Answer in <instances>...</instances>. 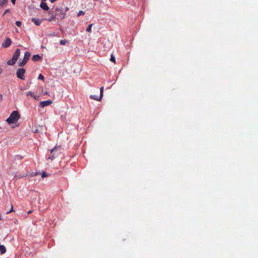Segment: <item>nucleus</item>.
Here are the masks:
<instances>
[{
	"instance_id": "f257e3e1",
	"label": "nucleus",
	"mask_w": 258,
	"mask_h": 258,
	"mask_svg": "<svg viewBox=\"0 0 258 258\" xmlns=\"http://www.w3.org/2000/svg\"><path fill=\"white\" fill-rule=\"evenodd\" d=\"M20 118V116L18 111L16 110L13 111L6 121L9 125H11L13 123H17Z\"/></svg>"
},
{
	"instance_id": "f03ea898",
	"label": "nucleus",
	"mask_w": 258,
	"mask_h": 258,
	"mask_svg": "<svg viewBox=\"0 0 258 258\" xmlns=\"http://www.w3.org/2000/svg\"><path fill=\"white\" fill-rule=\"evenodd\" d=\"M50 154L47 158L48 161H53L60 153V148L55 147L53 149L50 150Z\"/></svg>"
},
{
	"instance_id": "7ed1b4c3",
	"label": "nucleus",
	"mask_w": 258,
	"mask_h": 258,
	"mask_svg": "<svg viewBox=\"0 0 258 258\" xmlns=\"http://www.w3.org/2000/svg\"><path fill=\"white\" fill-rule=\"evenodd\" d=\"M20 54V50L19 48H17L15 51L12 58L7 61V64L9 66H13L14 65L16 61L18 59Z\"/></svg>"
},
{
	"instance_id": "20e7f679",
	"label": "nucleus",
	"mask_w": 258,
	"mask_h": 258,
	"mask_svg": "<svg viewBox=\"0 0 258 258\" xmlns=\"http://www.w3.org/2000/svg\"><path fill=\"white\" fill-rule=\"evenodd\" d=\"M30 55L31 54L29 52H25L23 60L19 63V66L21 67H24L29 60Z\"/></svg>"
},
{
	"instance_id": "39448f33",
	"label": "nucleus",
	"mask_w": 258,
	"mask_h": 258,
	"mask_svg": "<svg viewBox=\"0 0 258 258\" xmlns=\"http://www.w3.org/2000/svg\"><path fill=\"white\" fill-rule=\"evenodd\" d=\"M25 70L23 68H19L17 70L16 75L17 77L22 80H25L24 75L25 74Z\"/></svg>"
},
{
	"instance_id": "423d86ee",
	"label": "nucleus",
	"mask_w": 258,
	"mask_h": 258,
	"mask_svg": "<svg viewBox=\"0 0 258 258\" xmlns=\"http://www.w3.org/2000/svg\"><path fill=\"white\" fill-rule=\"evenodd\" d=\"M56 14L55 15V17L56 16H59L61 19L64 18L65 12L61 9L59 8H56L55 9Z\"/></svg>"
},
{
	"instance_id": "0eeeda50",
	"label": "nucleus",
	"mask_w": 258,
	"mask_h": 258,
	"mask_svg": "<svg viewBox=\"0 0 258 258\" xmlns=\"http://www.w3.org/2000/svg\"><path fill=\"white\" fill-rule=\"evenodd\" d=\"M12 44V40L10 38L7 37L2 43V46L4 48L9 47Z\"/></svg>"
},
{
	"instance_id": "6e6552de",
	"label": "nucleus",
	"mask_w": 258,
	"mask_h": 258,
	"mask_svg": "<svg viewBox=\"0 0 258 258\" xmlns=\"http://www.w3.org/2000/svg\"><path fill=\"white\" fill-rule=\"evenodd\" d=\"M52 103V101L51 100H46V101H43L39 103V106L41 107H44L50 105Z\"/></svg>"
},
{
	"instance_id": "1a4fd4ad",
	"label": "nucleus",
	"mask_w": 258,
	"mask_h": 258,
	"mask_svg": "<svg viewBox=\"0 0 258 258\" xmlns=\"http://www.w3.org/2000/svg\"><path fill=\"white\" fill-rule=\"evenodd\" d=\"M40 7L41 9L45 11H48L49 10V7L47 6V4L45 2H41Z\"/></svg>"
},
{
	"instance_id": "9d476101",
	"label": "nucleus",
	"mask_w": 258,
	"mask_h": 258,
	"mask_svg": "<svg viewBox=\"0 0 258 258\" xmlns=\"http://www.w3.org/2000/svg\"><path fill=\"white\" fill-rule=\"evenodd\" d=\"M31 20L36 26L40 25L42 21V20L37 19L34 18H32Z\"/></svg>"
},
{
	"instance_id": "9b49d317",
	"label": "nucleus",
	"mask_w": 258,
	"mask_h": 258,
	"mask_svg": "<svg viewBox=\"0 0 258 258\" xmlns=\"http://www.w3.org/2000/svg\"><path fill=\"white\" fill-rule=\"evenodd\" d=\"M41 59V56L38 54H35L32 56V59L34 61H39Z\"/></svg>"
},
{
	"instance_id": "f8f14e48",
	"label": "nucleus",
	"mask_w": 258,
	"mask_h": 258,
	"mask_svg": "<svg viewBox=\"0 0 258 258\" xmlns=\"http://www.w3.org/2000/svg\"><path fill=\"white\" fill-rule=\"evenodd\" d=\"M90 98L92 99H93V100H97V101H101L102 98V97H101L100 96H99L98 97V96H95V95H90Z\"/></svg>"
},
{
	"instance_id": "ddd939ff",
	"label": "nucleus",
	"mask_w": 258,
	"mask_h": 258,
	"mask_svg": "<svg viewBox=\"0 0 258 258\" xmlns=\"http://www.w3.org/2000/svg\"><path fill=\"white\" fill-rule=\"evenodd\" d=\"M6 252V248L4 245H0V253L3 254Z\"/></svg>"
},
{
	"instance_id": "4468645a",
	"label": "nucleus",
	"mask_w": 258,
	"mask_h": 258,
	"mask_svg": "<svg viewBox=\"0 0 258 258\" xmlns=\"http://www.w3.org/2000/svg\"><path fill=\"white\" fill-rule=\"evenodd\" d=\"M26 95L27 96L30 95L32 98H34L35 99H37L38 98V96H35L32 92L29 91L26 92Z\"/></svg>"
},
{
	"instance_id": "2eb2a0df",
	"label": "nucleus",
	"mask_w": 258,
	"mask_h": 258,
	"mask_svg": "<svg viewBox=\"0 0 258 258\" xmlns=\"http://www.w3.org/2000/svg\"><path fill=\"white\" fill-rule=\"evenodd\" d=\"M8 0H0V8L4 7L8 3Z\"/></svg>"
},
{
	"instance_id": "dca6fc26",
	"label": "nucleus",
	"mask_w": 258,
	"mask_h": 258,
	"mask_svg": "<svg viewBox=\"0 0 258 258\" xmlns=\"http://www.w3.org/2000/svg\"><path fill=\"white\" fill-rule=\"evenodd\" d=\"M55 15H51V16H50L49 18H48V19H44V20H47L49 22H51L53 20H54L55 19Z\"/></svg>"
},
{
	"instance_id": "f3484780",
	"label": "nucleus",
	"mask_w": 258,
	"mask_h": 258,
	"mask_svg": "<svg viewBox=\"0 0 258 258\" xmlns=\"http://www.w3.org/2000/svg\"><path fill=\"white\" fill-rule=\"evenodd\" d=\"M93 24H90L89 25L88 27H87V28L86 29V31L87 32H91V29H92V26Z\"/></svg>"
},
{
	"instance_id": "a211bd4d",
	"label": "nucleus",
	"mask_w": 258,
	"mask_h": 258,
	"mask_svg": "<svg viewBox=\"0 0 258 258\" xmlns=\"http://www.w3.org/2000/svg\"><path fill=\"white\" fill-rule=\"evenodd\" d=\"M110 61L111 62L115 63V56L113 54L111 55V57H110Z\"/></svg>"
},
{
	"instance_id": "6ab92c4d",
	"label": "nucleus",
	"mask_w": 258,
	"mask_h": 258,
	"mask_svg": "<svg viewBox=\"0 0 258 258\" xmlns=\"http://www.w3.org/2000/svg\"><path fill=\"white\" fill-rule=\"evenodd\" d=\"M67 43V40H60V44L62 45H65Z\"/></svg>"
},
{
	"instance_id": "aec40b11",
	"label": "nucleus",
	"mask_w": 258,
	"mask_h": 258,
	"mask_svg": "<svg viewBox=\"0 0 258 258\" xmlns=\"http://www.w3.org/2000/svg\"><path fill=\"white\" fill-rule=\"evenodd\" d=\"M103 91H104V87H101L100 88V96H101V97H103Z\"/></svg>"
},
{
	"instance_id": "412c9836",
	"label": "nucleus",
	"mask_w": 258,
	"mask_h": 258,
	"mask_svg": "<svg viewBox=\"0 0 258 258\" xmlns=\"http://www.w3.org/2000/svg\"><path fill=\"white\" fill-rule=\"evenodd\" d=\"M85 14V13L83 11H79V12L78 13L77 16L79 17L81 15H84Z\"/></svg>"
},
{
	"instance_id": "4be33fe9",
	"label": "nucleus",
	"mask_w": 258,
	"mask_h": 258,
	"mask_svg": "<svg viewBox=\"0 0 258 258\" xmlns=\"http://www.w3.org/2000/svg\"><path fill=\"white\" fill-rule=\"evenodd\" d=\"M38 79L44 80V76L41 74H40L38 76Z\"/></svg>"
},
{
	"instance_id": "5701e85b",
	"label": "nucleus",
	"mask_w": 258,
	"mask_h": 258,
	"mask_svg": "<svg viewBox=\"0 0 258 258\" xmlns=\"http://www.w3.org/2000/svg\"><path fill=\"white\" fill-rule=\"evenodd\" d=\"M14 212V208H13V205H11V210H10V211L7 212L6 213V214H9V213H12V212Z\"/></svg>"
},
{
	"instance_id": "b1692460",
	"label": "nucleus",
	"mask_w": 258,
	"mask_h": 258,
	"mask_svg": "<svg viewBox=\"0 0 258 258\" xmlns=\"http://www.w3.org/2000/svg\"><path fill=\"white\" fill-rule=\"evenodd\" d=\"M16 25L18 27H20L21 26V22L20 21H17L16 22Z\"/></svg>"
},
{
	"instance_id": "393cba45",
	"label": "nucleus",
	"mask_w": 258,
	"mask_h": 258,
	"mask_svg": "<svg viewBox=\"0 0 258 258\" xmlns=\"http://www.w3.org/2000/svg\"><path fill=\"white\" fill-rule=\"evenodd\" d=\"M47 176V174H46V173L45 172H43L41 174V177L42 178H44V177H45Z\"/></svg>"
},
{
	"instance_id": "a878e982",
	"label": "nucleus",
	"mask_w": 258,
	"mask_h": 258,
	"mask_svg": "<svg viewBox=\"0 0 258 258\" xmlns=\"http://www.w3.org/2000/svg\"><path fill=\"white\" fill-rule=\"evenodd\" d=\"M10 12V10H9V9L6 10L5 11V12L4 13L3 15H6V14H7V13H9Z\"/></svg>"
},
{
	"instance_id": "bb28decb",
	"label": "nucleus",
	"mask_w": 258,
	"mask_h": 258,
	"mask_svg": "<svg viewBox=\"0 0 258 258\" xmlns=\"http://www.w3.org/2000/svg\"><path fill=\"white\" fill-rule=\"evenodd\" d=\"M3 100V96L2 94H0V102H2Z\"/></svg>"
},
{
	"instance_id": "cd10ccee",
	"label": "nucleus",
	"mask_w": 258,
	"mask_h": 258,
	"mask_svg": "<svg viewBox=\"0 0 258 258\" xmlns=\"http://www.w3.org/2000/svg\"><path fill=\"white\" fill-rule=\"evenodd\" d=\"M13 4H15L16 2V0H11Z\"/></svg>"
},
{
	"instance_id": "c85d7f7f",
	"label": "nucleus",
	"mask_w": 258,
	"mask_h": 258,
	"mask_svg": "<svg viewBox=\"0 0 258 258\" xmlns=\"http://www.w3.org/2000/svg\"><path fill=\"white\" fill-rule=\"evenodd\" d=\"M32 211H31V210H29V211L27 212V214H30L32 213Z\"/></svg>"
},
{
	"instance_id": "c756f323",
	"label": "nucleus",
	"mask_w": 258,
	"mask_h": 258,
	"mask_svg": "<svg viewBox=\"0 0 258 258\" xmlns=\"http://www.w3.org/2000/svg\"><path fill=\"white\" fill-rule=\"evenodd\" d=\"M3 220V217L1 215V214H0V221H2Z\"/></svg>"
},
{
	"instance_id": "7c9ffc66",
	"label": "nucleus",
	"mask_w": 258,
	"mask_h": 258,
	"mask_svg": "<svg viewBox=\"0 0 258 258\" xmlns=\"http://www.w3.org/2000/svg\"><path fill=\"white\" fill-rule=\"evenodd\" d=\"M3 70L2 69L0 68V75L2 73Z\"/></svg>"
},
{
	"instance_id": "2f4dec72",
	"label": "nucleus",
	"mask_w": 258,
	"mask_h": 258,
	"mask_svg": "<svg viewBox=\"0 0 258 258\" xmlns=\"http://www.w3.org/2000/svg\"><path fill=\"white\" fill-rule=\"evenodd\" d=\"M0 128H1V127H0Z\"/></svg>"
}]
</instances>
